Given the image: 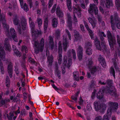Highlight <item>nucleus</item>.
I'll list each match as a JSON object with an SVG mask.
<instances>
[{
	"instance_id": "36",
	"label": "nucleus",
	"mask_w": 120,
	"mask_h": 120,
	"mask_svg": "<svg viewBox=\"0 0 120 120\" xmlns=\"http://www.w3.org/2000/svg\"><path fill=\"white\" fill-rule=\"evenodd\" d=\"M22 51L23 52L25 51L26 53L28 52V49L26 46H23L22 47Z\"/></svg>"
},
{
	"instance_id": "62",
	"label": "nucleus",
	"mask_w": 120,
	"mask_h": 120,
	"mask_svg": "<svg viewBox=\"0 0 120 120\" xmlns=\"http://www.w3.org/2000/svg\"><path fill=\"white\" fill-rule=\"evenodd\" d=\"M77 115L78 116H79L80 117H81L82 118H83V116H82V115L80 113H77Z\"/></svg>"
},
{
	"instance_id": "53",
	"label": "nucleus",
	"mask_w": 120,
	"mask_h": 120,
	"mask_svg": "<svg viewBox=\"0 0 120 120\" xmlns=\"http://www.w3.org/2000/svg\"><path fill=\"white\" fill-rule=\"evenodd\" d=\"M19 108V109H18L17 110V112H15V114H16V115H17L18 114H19L20 113V111H19V107H18Z\"/></svg>"
},
{
	"instance_id": "37",
	"label": "nucleus",
	"mask_w": 120,
	"mask_h": 120,
	"mask_svg": "<svg viewBox=\"0 0 120 120\" xmlns=\"http://www.w3.org/2000/svg\"><path fill=\"white\" fill-rule=\"evenodd\" d=\"M23 8L24 10L26 11H27L29 10V9L26 4V3H24V4Z\"/></svg>"
},
{
	"instance_id": "21",
	"label": "nucleus",
	"mask_w": 120,
	"mask_h": 120,
	"mask_svg": "<svg viewBox=\"0 0 120 120\" xmlns=\"http://www.w3.org/2000/svg\"><path fill=\"white\" fill-rule=\"evenodd\" d=\"M8 71L9 76L11 78L12 76V66L11 64V63L10 65H9L8 66Z\"/></svg>"
},
{
	"instance_id": "43",
	"label": "nucleus",
	"mask_w": 120,
	"mask_h": 120,
	"mask_svg": "<svg viewBox=\"0 0 120 120\" xmlns=\"http://www.w3.org/2000/svg\"><path fill=\"white\" fill-rule=\"evenodd\" d=\"M56 6V5L55 4L53 7L52 8L51 10V11L52 13L54 12L55 10V8Z\"/></svg>"
},
{
	"instance_id": "61",
	"label": "nucleus",
	"mask_w": 120,
	"mask_h": 120,
	"mask_svg": "<svg viewBox=\"0 0 120 120\" xmlns=\"http://www.w3.org/2000/svg\"><path fill=\"white\" fill-rule=\"evenodd\" d=\"M81 7L83 9H85V5L83 4H81Z\"/></svg>"
},
{
	"instance_id": "18",
	"label": "nucleus",
	"mask_w": 120,
	"mask_h": 120,
	"mask_svg": "<svg viewBox=\"0 0 120 120\" xmlns=\"http://www.w3.org/2000/svg\"><path fill=\"white\" fill-rule=\"evenodd\" d=\"M88 19L89 22L91 24L93 27H94L96 23V21L94 19V18H90Z\"/></svg>"
},
{
	"instance_id": "9",
	"label": "nucleus",
	"mask_w": 120,
	"mask_h": 120,
	"mask_svg": "<svg viewBox=\"0 0 120 120\" xmlns=\"http://www.w3.org/2000/svg\"><path fill=\"white\" fill-rule=\"evenodd\" d=\"M94 106L95 110L96 111H98L100 109L103 110L106 108V106L105 105L100 106V105L98 104V103L97 101L95 102Z\"/></svg>"
},
{
	"instance_id": "42",
	"label": "nucleus",
	"mask_w": 120,
	"mask_h": 120,
	"mask_svg": "<svg viewBox=\"0 0 120 120\" xmlns=\"http://www.w3.org/2000/svg\"><path fill=\"white\" fill-rule=\"evenodd\" d=\"M53 2V0H50L48 4L49 7L50 8L52 6V3Z\"/></svg>"
},
{
	"instance_id": "28",
	"label": "nucleus",
	"mask_w": 120,
	"mask_h": 120,
	"mask_svg": "<svg viewBox=\"0 0 120 120\" xmlns=\"http://www.w3.org/2000/svg\"><path fill=\"white\" fill-rule=\"evenodd\" d=\"M79 93V92H78L75 94V95L72 96L71 97L72 99L73 100L76 101L77 100V97Z\"/></svg>"
},
{
	"instance_id": "34",
	"label": "nucleus",
	"mask_w": 120,
	"mask_h": 120,
	"mask_svg": "<svg viewBox=\"0 0 120 120\" xmlns=\"http://www.w3.org/2000/svg\"><path fill=\"white\" fill-rule=\"evenodd\" d=\"M115 3L116 7H117L118 9L120 7V1L119 0H116Z\"/></svg>"
},
{
	"instance_id": "25",
	"label": "nucleus",
	"mask_w": 120,
	"mask_h": 120,
	"mask_svg": "<svg viewBox=\"0 0 120 120\" xmlns=\"http://www.w3.org/2000/svg\"><path fill=\"white\" fill-rule=\"evenodd\" d=\"M58 24L57 19L56 18L52 20V25L53 27H55L57 26Z\"/></svg>"
},
{
	"instance_id": "48",
	"label": "nucleus",
	"mask_w": 120,
	"mask_h": 120,
	"mask_svg": "<svg viewBox=\"0 0 120 120\" xmlns=\"http://www.w3.org/2000/svg\"><path fill=\"white\" fill-rule=\"evenodd\" d=\"M20 5L22 8H23V0H19Z\"/></svg>"
},
{
	"instance_id": "31",
	"label": "nucleus",
	"mask_w": 120,
	"mask_h": 120,
	"mask_svg": "<svg viewBox=\"0 0 120 120\" xmlns=\"http://www.w3.org/2000/svg\"><path fill=\"white\" fill-rule=\"evenodd\" d=\"M26 23L25 21L22 22V27L23 30H25L26 29Z\"/></svg>"
},
{
	"instance_id": "60",
	"label": "nucleus",
	"mask_w": 120,
	"mask_h": 120,
	"mask_svg": "<svg viewBox=\"0 0 120 120\" xmlns=\"http://www.w3.org/2000/svg\"><path fill=\"white\" fill-rule=\"evenodd\" d=\"M96 91H95V92L93 93L92 94V97L93 98V97L95 96V92H96Z\"/></svg>"
},
{
	"instance_id": "63",
	"label": "nucleus",
	"mask_w": 120,
	"mask_h": 120,
	"mask_svg": "<svg viewBox=\"0 0 120 120\" xmlns=\"http://www.w3.org/2000/svg\"><path fill=\"white\" fill-rule=\"evenodd\" d=\"M5 101H4V100H2L1 101V104H1V105H3V104H4L5 103Z\"/></svg>"
},
{
	"instance_id": "30",
	"label": "nucleus",
	"mask_w": 120,
	"mask_h": 120,
	"mask_svg": "<svg viewBox=\"0 0 120 120\" xmlns=\"http://www.w3.org/2000/svg\"><path fill=\"white\" fill-rule=\"evenodd\" d=\"M48 61L50 64H51L53 62V57L51 56L50 57L48 56Z\"/></svg>"
},
{
	"instance_id": "17",
	"label": "nucleus",
	"mask_w": 120,
	"mask_h": 120,
	"mask_svg": "<svg viewBox=\"0 0 120 120\" xmlns=\"http://www.w3.org/2000/svg\"><path fill=\"white\" fill-rule=\"evenodd\" d=\"M98 59L99 61L101 63L102 66L103 67H105L106 65V64L105 60L101 56H100L98 58Z\"/></svg>"
},
{
	"instance_id": "24",
	"label": "nucleus",
	"mask_w": 120,
	"mask_h": 120,
	"mask_svg": "<svg viewBox=\"0 0 120 120\" xmlns=\"http://www.w3.org/2000/svg\"><path fill=\"white\" fill-rule=\"evenodd\" d=\"M67 5L69 10L71 11V0H67Z\"/></svg>"
},
{
	"instance_id": "38",
	"label": "nucleus",
	"mask_w": 120,
	"mask_h": 120,
	"mask_svg": "<svg viewBox=\"0 0 120 120\" xmlns=\"http://www.w3.org/2000/svg\"><path fill=\"white\" fill-rule=\"evenodd\" d=\"M59 49V53H61L62 52V47L61 45L60 42L58 44Z\"/></svg>"
},
{
	"instance_id": "50",
	"label": "nucleus",
	"mask_w": 120,
	"mask_h": 120,
	"mask_svg": "<svg viewBox=\"0 0 120 120\" xmlns=\"http://www.w3.org/2000/svg\"><path fill=\"white\" fill-rule=\"evenodd\" d=\"M52 86L53 87V88L56 90H58L57 88L53 84H52Z\"/></svg>"
},
{
	"instance_id": "11",
	"label": "nucleus",
	"mask_w": 120,
	"mask_h": 120,
	"mask_svg": "<svg viewBox=\"0 0 120 120\" xmlns=\"http://www.w3.org/2000/svg\"><path fill=\"white\" fill-rule=\"evenodd\" d=\"M86 52L87 54L88 55H91L92 53V49H91V44L90 42L88 43L86 45Z\"/></svg>"
},
{
	"instance_id": "32",
	"label": "nucleus",
	"mask_w": 120,
	"mask_h": 120,
	"mask_svg": "<svg viewBox=\"0 0 120 120\" xmlns=\"http://www.w3.org/2000/svg\"><path fill=\"white\" fill-rule=\"evenodd\" d=\"M37 22L39 26H41L42 25V21L41 19L39 18H38L37 19Z\"/></svg>"
},
{
	"instance_id": "19",
	"label": "nucleus",
	"mask_w": 120,
	"mask_h": 120,
	"mask_svg": "<svg viewBox=\"0 0 120 120\" xmlns=\"http://www.w3.org/2000/svg\"><path fill=\"white\" fill-rule=\"evenodd\" d=\"M105 5L108 8H110L113 4L112 0H106V2H105Z\"/></svg>"
},
{
	"instance_id": "56",
	"label": "nucleus",
	"mask_w": 120,
	"mask_h": 120,
	"mask_svg": "<svg viewBox=\"0 0 120 120\" xmlns=\"http://www.w3.org/2000/svg\"><path fill=\"white\" fill-rule=\"evenodd\" d=\"M101 34L102 36H103L104 37H106V35H105L104 34V33L103 32H101L100 33Z\"/></svg>"
},
{
	"instance_id": "51",
	"label": "nucleus",
	"mask_w": 120,
	"mask_h": 120,
	"mask_svg": "<svg viewBox=\"0 0 120 120\" xmlns=\"http://www.w3.org/2000/svg\"><path fill=\"white\" fill-rule=\"evenodd\" d=\"M56 73L57 74V75L58 76V77L59 78L60 77V71H58V72H57V70H56Z\"/></svg>"
},
{
	"instance_id": "14",
	"label": "nucleus",
	"mask_w": 120,
	"mask_h": 120,
	"mask_svg": "<svg viewBox=\"0 0 120 120\" xmlns=\"http://www.w3.org/2000/svg\"><path fill=\"white\" fill-rule=\"evenodd\" d=\"M84 23L85 27L87 29V30L89 31L90 33V36L91 39H93L94 38V37L93 36V33L92 31L89 28L87 23L84 22Z\"/></svg>"
},
{
	"instance_id": "4",
	"label": "nucleus",
	"mask_w": 120,
	"mask_h": 120,
	"mask_svg": "<svg viewBox=\"0 0 120 120\" xmlns=\"http://www.w3.org/2000/svg\"><path fill=\"white\" fill-rule=\"evenodd\" d=\"M110 18L111 26L112 30H114L115 29L114 26L115 22L116 24V26L119 29H120V19L117 17H116L115 18V19L114 20L113 19L112 16H111Z\"/></svg>"
},
{
	"instance_id": "29",
	"label": "nucleus",
	"mask_w": 120,
	"mask_h": 120,
	"mask_svg": "<svg viewBox=\"0 0 120 120\" xmlns=\"http://www.w3.org/2000/svg\"><path fill=\"white\" fill-rule=\"evenodd\" d=\"M12 47L15 53L17 55V56H21V55L20 54V52L18 51L17 50H16L17 51L15 52V51H16L15 46L14 45H13Z\"/></svg>"
},
{
	"instance_id": "35",
	"label": "nucleus",
	"mask_w": 120,
	"mask_h": 120,
	"mask_svg": "<svg viewBox=\"0 0 120 120\" xmlns=\"http://www.w3.org/2000/svg\"><path fill=\"white\" fill-rule=\"evenodd\" d=\"M62 56L61 54H59V56L58 57V63L59 64H61V59Z\"/></svg>"
},
{
	"instance_id": "54",
	"label": "nucleus",
	"mask_w": 120,
	"mask_h": 120,
	"mask_svg": "<svg viewBox=\"0 0 120 120\" xmlns=\"http://www.w3.org/2000/svg\"><path fill=\"white\" fill-rule=\"evenodd\" d=\"M80 27L81 30L82 31H83L84 30V27L83 25H80Z\"/></svg>"
},
{
	"instance_id": "1",
	"label": "nucleus",
	"mask_w": 120,
	"mask_h": 120,
	"mask_svg": "<svg viewBox=\"0 0 120 120\" xmlns=\"http://www.w3.org/2000/svg\"><path fill=\"white\" fill-rule=\"evenodd\" d=\"M32 43L34 44V49L35 52L36 54L38 53L39 52L38 51L37 52V49L40 50L41 52L42 51L43 49L44 43V41L43 39H42L41 40L40 45H38V41H35L34 40H33Z\"/></svg>"
},
{
	"instance_id": "58",
	"label": "nucleus",
	"mask_w": 120,
	"mask_h": 120,
	"mask_svg": "<svg viewBox=\"0 0 120 120\" xmlns=\"http://www.w3.org/2000/svg\"><path fill=\"white\" fill-rule=\"evenodd\" d=\"M41 0V2L42 5L43 6H44L45 5V3L44 2V1L43 0Z\"/></svg>"
},
{
	"instance_id": "5",
	"label": "nucleus",
	"mask_w": 120,
	"mask_h": 120,
	"mask_svg": "<svg viewBox=\"0 0 120 120\" xmlns=\"http://www.w3.org/2000/svg\"><path fill=\"white\" fill-rule=\"evenodd\" d=\"M29 21L30 23V26L31 28V30L32 35H38L41 33V31H38L37 30L34 31V22H32L31 19V18H29Z\"/></svg>"
},
{
	"instance_id": "55",
	"label": "nucleus",
	"mask_w": 120,
	"mask_h": 120,
	"mask_svg": "<svg viewBox=\"0 0 120 120\" xmlns=\"http://www.w3.org/2000/svg\"><path fill=\"white\" fill-rule=\"evenodd\" d=\"M66 33H67V34H68V37L69 38V39H71L70 38V35L69 34H70L69 32V31H68V30H66Z\"/></svg>"
},
{
	"instance_id": "59",
	"label": "nucleus",
	"mask_w": 120,
	"mask_h": 120,
	"mask_svg": "<svg viewBox=\"0 0 120 120\" xmlns=\"http://www.w3.org/2000/svg\"><path fill=\"white\" fill-rule=\"evenodd\" d=\"M99 9H100V10L101 11V12H102V13H103V8H102L101 7H99Z\"/></svg>"
},
{
	"instance_id": "23",
	"label": "nucleus",
	"mask_w": 120,
	"mask_h": 120,
	"mask_svg": "<svg viewBox=\"0 0 120 120\" xmlns=\"http://www.w3.org/2000/svg\"><path fill=\"white\" fill-rule=\"evenodd\" d=\"M73 76L75 79L77 81L79 80V74L78 72L77 71L73 72Z\"/></svg>"
},
{
	"instance_id": "47",
	"label": "nucleus",
	"mask_w": 120,
	"mask_h": 120,
	"mask_svg": "<svg viewBox=\"0 0 120 120\" xmlns=\"http://www.w3.org/2000/svg\"><path fill=\"white\" fill-rule=\"evenodd\" d=\"M0 69L1 73L2 74H4V70L3 67H1Z\"/></svg>"
},
{
	"instance_id": "15",
	"label": "nucleus",
	"mask_w": 120,
	"mask_h": 120,
	"mask_svg": "<svg viewBox=\"0 0 120 120\" xmlns=\"http://www.w3.org/2000/svg\"><path fill=\"white\" fill-rule=\"evenodd\" d=\"M56 13L57 15L59 17H62L63 16V14L60 10V7L58 6L56 9Z\"/></svg>"
},
{
	"instance_id": "45",
	"label": "nucleus",
	"mask_w": 120,
	"mask_h": 120,
	"mask_svg": "<svg viewBox=\"0 0 120 120\" xmlns=\"http://www.w3.org/2000/svg\"><path fill=\"white\" fill-rule=\"evenodd\" d=\"M15 25H17L18 22V21L17 19H14L13 21Z\"/></svg>"
},
{
	"instance_id": "22",
	"label": "nucleus",
	"mask_w": 120,
	"mask_h": 120,
	"mask_svg": "<svg viewBox=\"0 0 120 120\" xmlns=\"http://www.w3.org/2000/svg\"><path fill=\"white\" fill-rule=\"evenodd\" d=\"M48 19L46 18L45 20L44 23V31L45 33L46 32V30L47 26Z\"/></svg>"
},
{
	"instance_id": "7",
	"label": "nucleus",
	"mask_w": 120,
	"mask_h": 120,
	"mask_svg": "<svg viewBox=\"0 0 120 120\" xmlns=\"http://www.w3.org/2000/svg\"><path fill=\"white\" fill-rule=\"evenodd\" d=\"M112 111L110 108H109L108 110L107 115H105L103 116V120L101 119V117L100 116L96 117L95 120H109V118L110 117V115L111 114Z\"/></svg>"
},
{
	"instance_id": "33",
	"label": "nucleus",
	"mask_w": 120,
	"mask_h": 120,
	"mask_svg": "<svg viewBox=\"0 0 120 120\" xmlns=\"http://www.w3.org/2000/svg\"><path fill=\"white\" fill-rule=\"evenodd\" d=\"M110 72L111 74H112L114 78H115V71L114 69L112 68H111L110 69Z\"/></svg>"
},
{
	"instance_id": "49",
	"label": "nucleus",
	"mask_w": 120,
	"mask_h": 120,
	"mask_svg": "<svg viewBox=\"0 0 120 120\" xmlns=\"http://www.w3.org/2000/svg\"><path fill=\"white\" fill-rule=\"evenodd\" d=\"M29 60V61L31 63H34V60L31 58H30Z\"/></svg>"
},
{
	"instance_id": "26",
	"label": "nucleus",
	"mask_w": 120,
	"mask_h": 120,
	"mask_svg": "<svg viewBox=\"0 0 120 120\" xmlns=\"http://www.w3.org/2000/svg\"><path fill=\"white\" fill-rule=\"evenodd\" d=\"M104 93L101 92V91H99L97 94V97L98 98L101 99L103 97Z\"/></svg>"
},
{
	"instance_id": "39",
	"label": "nucleus",
	"mask_w": 120,
	"mask_h": 120,
	"mask_svg": "<svg viewBox=\"0 0 120 120\" xmlns=\"http://www.w3.org/2000/svg\"><path fill=\"white\" fill-rule=\"evenodd\" d=\"M71 54H72L73 56V58L74 59L76 58V54L75 52V51L73 50L72 49V50Z\"/></svg>"
},
{
	"instance_id": "2",
	"label": "nucleus",
	"mask_w": 120,
	"mask_h": 120,
	"mask_svg": "<svg viewBox=\"0 0 120 120\" xmlns=\"http://www.w3.org/2000/svg\"><path fill=\"white\" fill-rule=\"evenodd\" d=\"M75 2V4L74 3V20L75 22L77 21L76 18L75 17V15H77L79 17L81 16V13L80 12V9L78 5H76V4L77 1V0H74Z\"/></svg>"
},
{
	"instance_id": "57",
	"label": "nucleus",
	"mask_w": 120,
	"mask_h": 120,
	"mask_svg": "<svg viewBox=\"0 0 120 120\" xmlns=\"http://www.w3.org/2000/svg\"><path fill=\"white\" fill-rule=\"evenodd\" d=\"M76 39H77L79 36V34L78 33H77L76 34H75V36Z\"/></svg>"
},
{
	"instance_id": "12",
	"label": "nucleus",
	"mask_w": 120,
	"mask_h": 120,
	"mask_svg": "<svg viewBox=\"0 0 120 120\" xmlns=\"http://www.w3.org/2000/svg\"><path fill=\"white\" fill-rule=\"evenodd\" d=\"M10 32L15 42H17V39L16 36V32L14 29L13 28H11L10 29Z\"/></svg>"
},
{
	"instance_id": "3",
	"label": "nucleus",
	"mask_w": 120,
	"mask_h": 120,
	"mask_svg": "<svg viewBox=\"0 0 120 120\" xmlns=\"http://www.w3.org/2000/svg\"><path fill=\"white\" fill-rule=\"evenodd\" d=\"M67 57L66 56H64V57L63 63L62 64L63 68L61 67L62 69V72L63 74L65 72V68L66 66L68 67H69L71 65V59H69L68 60V63L66 65L67 62Z\"/></svg>"
},
{
	"instance_id": "46",
	"label": "nucleus",
	"mask_w": 120,
	"mask_h": 120,
	"mask_svg": "<svg viewBox=\"0 0 120 120\" xmlns=\"http://www.w3.org/2000/svg\"><path fill=\"white\" fill-rule=\"evenodd\" d=\"M49 38L50 39V43L51 44H53V41L52 38L50 37H49Z\"/></svg>"
},
{
	"instance_id": "13",
	"label": "nucleus",
	"mask_w": 120,
	"mask_h": 120,
	"mask_svg": "<svg viewBox=\"0 0 120 120\" xmlns=\"http://www.w3.org/2000/svg\"><path fill=\"white\" fill-rule=\"evenodd\" d=\"M2 48H0V60L4 61L5 59V52Z\"/></svg>"
},
{
	"instance_id": "6",
	"label": "nucleus",
	"mask_w": 120,
	"mask_h": 120,
	"mask_svg": "<svg viewBox=\"0 0 120 120\" xmlns=\"http://www.w3.org/2000/svg\"><path fill=\"white\" fill-rule=\"evenodd\" d=\"M107 35L109 45L112 49L115 42V39L114 37L111 36L110 33L109 31H107Z\"/></svg>"
},
{
	"instance_id": "8",
	"label": "nucleus",
	"mask_w": 120,
	"mask_h": 120,
	"mask_svg": "<svg viewBox=\"0 0 120 120\" xmlns=\"http://www.w3.org/2000/svg\"><path fill=\"white\" fill-rule=\"evenodd\" d=\"M90 8L88 10V12L92 15L94 12L95 14L96 15L98 12V10L96 6L94 4H90Z\"/></svg>"
},
{
	"instance_id": "27",
	"label": "nucleus",
	"mask_w": 120,
	"mask_h": 120,
	"mask_svg": "<svg viewBox=\"0 0 120 120\" xmlns=\"http://www.w3.org/2000/svg\"><path fill=\"white\" fill-rule=\"evenodd\" d=\"M63 47L64 48V50L66 51L67 46V41L66 39H64L63 40Z\"/></svg>"
},
{
	"instance_id": "64",
	"label": "nucleus",
	"mask_w": 120,
	"mask_h": 120,
	"mask_svg": "<svg viewBox=\"0 0 120 120\" xmlns=\"http://www.w3.org/2000/svg\"><path fill=\"white\" fill-rule=\"evenodd\" d=\"M29 116L30 117H32V112H30L29 113Z\"/></svg>"
},
{
	"instance_id": "44",
	"label": "nucleus",
	"mask_w": 120,
	"mask_h": 120,
	"mask_svg": "<svg viewBox=\"0 0 120 120\" xmlns=\"http://www.w3.org/2000/svg\"><path fill=\"white\" fill-rule=\"evenodd\" d=\"M116 37L117 42L120 45V38H119V37L118 35H117L116 36Z\"/></svg>"
},
{
	"instance_id": "10",
	"label": "nucleus",
	"mask_w": 120,
	"mask_h": 120,
	"mask_svg": "<svg viewBox=\"0 0 120 120\" xmlns=\"http://www.w3.org/2000/svg\"><path fill=\"white\" fill-rule=\"evenodd\" d=\"M82 48L81 46H79L77 49V55L79 60L81 59L82 56Z\"/></svg>"
},
{
	"instance_id": "41",
	"label": "nucleus",
	"mask_w": 120,
	"mask_h": 120,
	"mask_svg": "<svg viewBox=\"0 0 120 120\" xmlns=\"http://www.w3.org/2000/svg\"><path fill=\"white\" fill-rule=\"evenodd\" d=\"M9 82L10 80L8 78H6V86L7 87H8L9 85Z\"/></svg>"
},
{
	"instance_id": "20",
	"label": "nucleus",
	"mask_w": 120,
	"mask_h": 120,
	"mask_svg": "<svg viewBox=\"0 0 120 120\" xmlns=\"http://www.w3.org/2000/svg\"><path fill=\"white\" fill-rule=\"evenodd\" d=\"M94 41L95 46L97 49L99 50H101V47L99 44V41L98 40L97 38L95 39Z\"/></svg>"
},
{
	"instance_id": "52",
	"label": "nucleus",
	"mask_w": 120,
	"mask_h": 120,
	"mask_svg": "<svg viewBox=\"0 0 120 120\" xmlns=\"http://www.w3.org/2000/svg\"><path fill=\"white\" fill-rule=\"evenodd\" d=\"M101 2V5L102 7L104 6V4L103 1L104 0H100Z\"/></svg>"
},
{
	"instance_id": "40",
	"label": "nucleus",
	"mask_w": 120,
	"mask_h": 120,
	"mask_svg": "<svg viewBox=\"0 0 120 120\" xmlns=\"http://www.w3.org/2000/svg\"><path fill=\"white\" fill-rule=\"evenodd\" d=\"M90 71L91 73V75L92 76V75L94 74V72H95L96 71V68H92L91 69Z\"/></svg>"
},
{
	"instance_id": "16",
	"label": "nucleus",
	"mask_w": 120,
	"mask_h": 120,
	"mask_svg": "<svg viewBox=\"0 0 120 120\" xmlns=\"http://www.w3.org/2000/svg\"><path fill=\"white\" fill-rule=\"evenodd\" d=\"M109 105L110 107H112L114 109H117L118 108V104L117 103L109 102Z\"/></svg>"
}]
</instances>
